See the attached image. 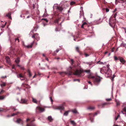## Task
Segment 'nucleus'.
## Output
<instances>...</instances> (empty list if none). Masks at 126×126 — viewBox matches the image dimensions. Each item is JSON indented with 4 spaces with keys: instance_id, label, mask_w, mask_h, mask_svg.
I'll use <instances>...</instances> for the list:
<instances>
[{
    "instance_id": "nucleus-52",
    "label": "nucleus",
    "mask_w": 126,
    "mask_h": 126,
    "mask_svg": "<svg viewBox=\"0 0 126 126\" xmlns=\"http://www.w3.org/2000/svg\"><path fill=\"white\" fill-rule=\"evenodd\" d=\"M85 57H86L89 56V55H88V54H87L86 53H85Z\"/></svg>"
},
{
    "instance_id": "nucleus-38",
    "label": "nucleus",
    "mask_w": 126,
    "mask_h": 126,
    "mask_svg": "<svg viewBox=\"0 0 126 126\" xmlns=\"http://www.w3.org/2000/svg\"><path fill=\"white\" fill-rule=\"evenodd\" d=\"M120 57H118L117 58L116 56H115L114 57V59L115 60H119V58H120Z\"/></svg>"
},
{
    "instance_id": "nucleus-53",
    "label": "nucleus",
    "mask_w": 126,
    "mask_h": 126,
    "mask_svg": "<svg viewBox=\"0 0 126 126\" xmlns=\"http://www.w3.org/2000/svg\"><path fill=\"white\" fill-rule=\"evenodd\" d=\"M122 28V29H124L125 33H126V28H124V27H123Z\"/></svg>"
},
{
    "instance_id": "nucleus-48",
    "label": "nucleus",
    "mask_w": 126,
    "mask_h": 126,
    "mask_svg": "<svg viewBox=\"0 0 126 126\" xmlns=\"http://www.w3.org/2000/svg\"><path fill=\"white\" fill-rule=\"evenodd\" d=\"M106 11V12H109V9L107 8H106L105 9Z\"/></svg>"
},
{
    "instance_id": "nucleus-14",
    "label": "nucleus",
    "mask_w": 126,
    "mask_h": 126,
    "mask_svg": "<svg viewBox=\"0 0 126 126\" xmlns=\"http://www.w3.org/2000/svg\"><path fill=\"white\" fill-rule=\"evenodd\" d=\"M62 19V18L61 17H59L58 18V19H56V20H54V22L55 23H58V22L60 21L61 20V19Z\"/></svg>"
},
{
    "instance_id": "nucleus-3",
    "label": "nucleus",
    "mask_w": 126,
    "mask_h": 126,
    "mask_svg": "<svg viewBox=\"0 0 126 126\" xmlns=\"http://www.w3.org/2000/svg\"><path fill=\"white\" fill-rule=\"evenodd\" d=\"M35 120L34 119L32 120L29 118L27 119L26 121L28 122L29 121H30V123L27 124L26 126H36V125L34 123H32Z\"/></svg>"
},
{
    "instance_id": "nucleus-56",
    "label": "nucleus",
    "mask_w": 126,
    "mask_h": 126,
    "mask_svg": "<svg viewBox=\"0 0 126 126\" xmlns=\"http://www.w3.org/2000/svg\"><path fill=\"white\" fill-rule=\"evenodd\" d=\"M109 66H110V65L109 64H108L107 65V68H108V69L110 68Z\"/></svg>"
},
{
    "instance_id": "nucleus-9",
    "label": "nucleus",
    "mask_w": 126,
    "mask_h": 126,
    "mask_svg": "<svg viewBox=\"0 0 126 126\" xmlns=\"http://www.w3.org/2000/svg\"><path fill=\"white\" fill-rule=\"evenodd\" d=\"M34 43V41H33V42L31 43V44L30 45H28V46H26L24 45L25 47L27 48H31L32 47V45H33Z\"/></svg>"
},
{
    "instance_id": "nucleus-62",
    "label": "nucleus",
    "mask_w": 126,
    "mask_h": 126,
    "mask_svg": "<svg viewBox=\"0 0 126 126\" xmlns=\"http://www.w3.org/2000/svg\"><path fill=\"white\" fill-rule=\"evenodd\" d=\"M59 51V50L58 49H57L56 51H55L56 52V53L58 52Z\"/></svg>"
},
{
    "instance_id": "nucleus-10",
    "label": "nucleus",
    "mask_w": 126,
    "mask_h": 126,
    "mask_svg": "<svg viewBox=\"0 0 126 126\" xmlns=\"http://www.w3.org/2000/svg\"><path fill=\"white\" fill-rule=\"evenodd\" d=\"M63 8L61 6H57V10L59 12H61L63 10Z\"/></svg>"
},
{
    "instance_id": "nucleus-16",
    "label": "nucleus",
    "mask_w": 126,
    "mask_h": 126,
    "mask_svg": "<svg viewBox=\"0 0 126 126\" xmlns=\"http://www.w3.org/2000/svg\"><path fill=\"white\" fill-rule=\"evenodd\" d=\"M22 86L26 88H28L29 87V85L28 84L24 83L22 84Z\"/></svg>"
},
{
    "instance_id": "nucleus-19",
    "label": "nucleus",
    "mask_w": 126,
    "mask_h": 126,
    "mask_svg": "<svg viewBox=\"0 0 126 126\" xmlns=\"http://www.w3.org/2000/svg\"><path fill=\"white\" fill-rule=\"evenodd\" d=\"M6 61L8 63H9L10 62V60L8 56H7L6 57Z\"/></svg>"
},
{
    "instance_id": "nucleus-2",
    "label": "nucleus",
    "mask_w": 126,
    "mask_h": 126,
    "mask_svg": "<svg viewBox=\"0 0 126 126\" xmlns=\"http://www.w3.org/2000/svg\"><path fill=\"white\" fill-rule=\"evenodd\" d=\"M116 19L113 18V17H111L110 19L109 23L110 25L112 27L114 26L115 24Z\"/></svg>"
},
{
    "instance_id": "nucleus-7",
    "label": "nucleus",
    "mask_w": 126,
    "mask_h": 126,
    "mask_svg": "<svg viewBox=\"0 0 126 126\" xmlns=\"http://www.w3.org/2000/svg\"><path fill=\"white\" fill-rule=\"evenodd\" d=\"M93 116L94 115L93 114L90 113L89 114V116L91 122H93Z\"/></svg>"
},
{
    "instance_id": "nucleus-8",
    "label": "nucleus",
    "mask_w": 126,
    "mask_h": 126,
    "mask_svg": "<svg viewBox=\"0 0 126 126\" xmlns=\"http://www.w3.org/2000/svg\"><path fill=\"white\" fill-rule=\"evenodd\" d=\"M76 50L80 55H82L83 54L80 51L78 47H76Z\"/></svg>"
},
{
    "instance_id": "nucleus-36",
    "label": "nucleus",
    "mask_w": 126,
    "mask_h": 126,
    "mask_svg": "<svg viewBox=\"0 0 126 126\" xmlns=\"http://www.w3.org/2000/svg\"><path fill=\"white\" fill-rule=\"evenodd\" d=\"M18 113V112H17L16 113H13L12 114L11 116H14L15 115H17Z\"/></svg>"
},
{
    "instance_id": "nucleus-37",
    "label": "nucleus",
    "mask_w": 126,
    "mask_h": 126,
    "mask_svg": "<svg viewBox=\"0 0 126 126\" xmlns=\"http://www.w3.org/2000/svg\"><path fill=\"white\" fill-rule=\"evenodd\" d=\"M117 13H115L114 15H113V17L115 19L116 17V16H117Z\"/></svg>"
},
{
    "instance_id": "nucleus-28",
    "label": "nucleus",
    "mask_w": 126,
    "mask_h": 126,
    "mask_svg": "<svg viewBox=\"0 0 126 126\" xmlns=\"http://www.w3.org/2000/svg\"><path fill=\"white\" fill-rule=\"evenodd\" d=\"M15 61L17 63H18L20 62V58H18L15 60Z\"/></svg>"
},
{
    "instance_id": "nucleus-61",
    "label": "nucleus",
    "mask_w": 126,
    "mask_h": 126,
    "mask_svg": "<svg viewBox=\"0 0 126 126\" xmlns=\"http://www.w3.org/2000/svg\"><path fill=\"white\" fill-rule=\"evenodd\" d=\"M97 112H95L94 114V116L95 115H96L97 114Z\"/></svg>"
},
{
    "instance_id": "nucleus-50",
    "label": "nucleus",
    "mask_w": 126,
    "mask_h": 126,
    "mask_svg": "<svg viewBox=\"0 0 126 126\" xmlns=\"http://www.w3.org/2000/svg\"><path fill=\"white\" fill-rule=\"evenodd\" d=\"M111 71L110 69V68L108 69L107 70V73L108 72H110V71Z\"/></svg>"
},
{
    "instance_id": "nucleus-40",
    "label": "nucleus",
    "mask_w": 126,
    "mask_h": 126,
    "mask_svg": "<svg viewBox=\"0 0 126 126\" xmlns=\"http://www.w3.org/2000/svg\"><path fill=\"white\" fill-rule=\"evenodd\" d=\"M90 70H86L84 71L87 73H89L90 72Z\"/></svg>"
},
{
    "instance_id": "nucleus-42",
    "label": "nucleus",
    "mask_w": 126,
    "mask_h": 126,
    "mask_svg": "<svg viewBox=\"0 0 126 126\" xmlns=\"http://www.w3.org/2000/svg\"><path fill=\"white\" fill-rule=\"evenodd\" d=\"M86 63L87 64H89V66L91 65L92 64V63L91 62L90 63Z\"/></svg>"
},
{
    "instance_id": "nucleus-44",
    "label": "nucleus",
    "mask_w": 126,
    "mask_h": 126,
    "mask_svg": "<svg viewBox=\"0 0 126 126\" xmlns=\"http://www.w3.org/2000/svg\"><path fill=\"white\" fill-rule=\"evenodd\" d=\"M62 76H63V74H64V73L63 72H59V73Z\"/></svg>"
},
{
    "instance_id": "nucleus-39",
    "label": "nucleus",
    "mask_w": 126,
    "mask_h": 126,
    "mask_svg": "<svg viewBox=\"0 0 126 126\" xmlns=\"http://www.w3.org/2000/svg\"><path fill=\"white\" fill-rule=\"evenodd\" d=\"M4 91L3 90H2L0 92V95H1L2 94V93L4 92Z\"/></svg>"
},
{
    "instance_id": "nucleus-31",
    "label": "nucleus",
    "mask_w": 126,
    "mask_h": 126,
    "mask_svg": "<svg viewBox=\"0 0 126 126\" xmlns=\"http://www.w3.org/2000/svg\"><path fill=\"white\" fill-rule=\"evenodd\" d=\"M32 101L34 103H37V101L36 100V99H35L34 98H32Z\"/></svg>"
},
{
    "instance_id": "nucleus-57",
    "label": "nucleus",
    "mask_w": 126,
    "mask_h": 126,
    "mask_svg": "<svg viewBox=\"0 0 126 126\" xmlns=\"http://www.w3.org/2000/svg\"><path fill=\"white\" fill-rule=\"evenodd\" d=\"M88 83L89 84H90L91 85H92V83H91V82L90 81H88Z\"/></svg>"
},
{
    "instance_id": "nucleus-21",
    "label": "nucleus",
    "mask_w": 126,
    "mask_h": 126,
    "mask_svg": "<svg viewBox=\"0 0 126 126\" xmlns=\"http://www.w3.org/2000/svg\"><path fill=\"white\" fill-rule=\"evenodd\" d=\"M17 77L18 78H23L24 77V76L23 75L22 73H20L17 75Z\"/></svg>"
},
{
    "instance_id": "nucleus-18",
    "label": "nucleus",
    "mask_w": 126,
    "mask_h": 126,
    "mask_svg": "<svg viewBox=\"0 0 126 126\" xmlns=\"http://www.w3.org/2000/svg\"><path fill=\"white\" fill-rule=\"evenodd\" d=\"M6 97V95H5L0 96V100H3Z\"/></svg>"
},
{
    "instance_id": "nucleus-6",
    "label": "nucleus",
    "mask_w": 126,
    "mask_h": 126,
    "mask_svg": "<svg viewBox=\"0 0 126 126\" xmlns=\"http://www.w3.org/2000/svg\"><path fill=\"white\" fill-rule=\"evenodd\" d=\"M101 80V79L100 77L97 76L95 77L94 79V82L95 83H99Z\"/></svg>"
},
{
    "instance_id": "nucleus-34",
    "label": "nucleus",
    "mask_w": 126,
    "mask_h": 126,
    "mask_svg": "<svg viewBox=\"0 0 126 126\" xmlns=\"http://www.w3.org/2000/svg\"><path fill=\"white\" fill-rule=\"evenodd\" d=\"M95 78V77L94 76H89L88 77V78L89 79H94V78Z\"/></svg>"
},
{
    "instance_id": "nucleus-12",
    "label": "nucleus",
    "mask_w": 126,
    "mask_h": 126,
    "mask_svg": "<svg viewBox=\"0 0 126 126\" xmlns=\"http://www.w3.org/2000/svg\"><path fill=\"white\" fill-rule=\"evenodd\" d=\"M119 60L120 61V62L122 64H124L125 62V61L124 60L123 58L120 57V58H119Z\"/></svg>"
},
{
    "instance_id": "nucleus-43",
    "label": "nucleus",
    "mask_w": 126,
    "mask_h": 126,
    "mask_svg": "<svg viewBox=\"0 0 126 126\" xmlns=\"http://www.w3.org/2000/svg\"><path fill=\"white\" fill-rule=\"evenodd\" d=\"M106 100L108 101H110L112 99L111 98H107L106 99Z\"/></svg>"
},
{
    "instance_id": "nucleus-22",
    "label": "nucleus",
    "mask_w": 126,
    "mask_h": 126,
    "mask_svg": "<svg viewBox=\"0 0 126 126\" xmlns=\"http://www.w3.org/2000/svg\"><path fill=\"white\" fill-rule=\"evenodd\" d=\"M35 39L37 41H38L39 40V37L37 34V35H35Z\"/></svg>"
},
{
    "instance_id": "nucleus-11",
    "label": "nucleus",
    "mask_w": 126,
    "mask_h": 126,
    "mask_svg": "<svg viewBox=\"0 0 126 126\" xmlns=\"http://www.w3.org/2000/svg\"><path fill=\"white\" fill-rule=\"evenodd\" d=\"M16 122L18 123L21 124L22 125L23 123V121L20 119L19 118L17 119L16 121Z\"/></svg>"
},
{
    "instance_id": "nucleus-13",
    "label": "nucleus",
    "mask_w": 126,
    "mask_h": 126,
    "mask_svg": "<svg viewBox=\"0 0 126 126\" xmlns=\"http://www.w3.org/2000/svg\"><path fill=\"white\" fill-rule=\"evenodd\" d=\"M27 100L24 99H22L21 100V103L23 104H27Z\"/></svg>"
},
{
    "instance_id": "nucleus-15",
    "label": "nucleus",
    "mask_w": 126,
    "mask_h": 126,
    "mask_svg": "<svg viewBox=\"0 0 126 126\" xmlns=\"http://www.w3.org/2000/svg\"><path fill=\"white\" fill-rule=\"evenodd\" d=\"M95 108L94 107L92 106H89L87 108V109L91 110H93L95 109Z\"/></svg>"
},
{
    "instance_id": "nucleus-46",
    "label": "nucleus",
    "mask_w": 126,
    "mask_h": 126,
    "mask_svg": "<svg viewBox=\"0 0 126 126\" xmlns=\"http://www.w3.org/2000/svg\"><path fill=\"white\" fill-rule=\"evenodd\" d=\"M75 3V2L74 1H72L70 2V4L71 5H72L74 4Z\"/></svg>"
},
{
    "instance_id": "nucleus-23",
    "label": "nucleus",
    "mask_w": 126,
    "mask_h": 126,
    "mask_svg": "<svg viewBox=\"0 0 126 126\" xmlns=\"http://www.w3.org/2000/svg\"><path fill=\"white\" fill-rule=\"evenodd\" d=\"M115 101L116 103L117 106H118L120 105V102L119 100L116 99Z\"/></svg>"
},
{
    "instance_id": "nucleus-32",
    "label": "nucleus",
    "mask_w": 126,
    "mask_h": 126,
    "mask_svg": "<svg viewBox=\"0 0 126 126\" xmlns=\"http://www.w3.org/2000/svg\"><path fill=\"white\" fill-rule=\"evenodd\" d=\"M48 120H49L50 121H51L52 120V117L51 116H48Z\"/></svg>"
},
{
    "instance_id": "nucleus-41",
    "label": "nucleus",
    "mask_w": 126,
    "mask_h": 126,
    "mask_svg": "<svg viewBox=\"0 0 126 126\" xmlns=\"http://www.w3.org/2000/svg\"><path fill=\"white\" fill-rule=\"evenodd\" d=\"M44 20L46 22H48V20L46 19L43 18L42 19V20Z\"/></svg>"
},
{
    "instance_id": "nucleus-59",
    "label": "nucleus",
    "mask_w": 126,
    "mask_h": 126,
    "mask_svg": "<svg viewBox=\"0 0 126 126\" xmlns=\"http://www.w3.org/2000/svg\"><path fill=\"white\" fill-rule=\"evenodd\" d=\"M82 16L83 17L84 16L83 14L82 13H81V15H80V17H81Z\"/></svg>"
},
{
    "instance_id": "nucleus-24",
    "label": "nucleus",
    "mask_w": 126,
    "mask_h": 126,
    "mask_svg": "<svg viewBox=\"0 0 126 126\" xmlns=\"http://www.w3.org/2000/svg\"><path fill=\"white\" fill-rule=\"evenodd\" d=\"M71 123L74 126H75L76 125V124L74 121L71 120L70 121Z\"/></svg>"
},
{
    "instance_id": "nucleus-55",
    "label": "nucleus",
    "mask_w": 126,
    "mask_h": 126,
    "mask_svg": "<svg viewBox=\"0 0 126 126\" xmlns=\"http://www.w3.org/2000/svg\"><path fill=\"white\" fill-rule=\"evenodd\" d=\"M35 5L34 4H33V6H32V8L33 9H34L35 8Z\"/></svg>"
},
{
    "instance_id": "nucleus-5",
    "label": "nucleus",
    "mask_w": 126,
    "mask_h": 126,
    "mask_svg": "<svg viewBox=\"0 0 126 126\" xmlns=\"http://www.w3.org/2000/svg\"><path fill=\"white\" fill-rule=\"evenodd\" d=\"M65 104V103H63L62 105L60 106H57L55 108V109L59 110H63L64 109V105Z\"/></svg>"
},
{
    "instance_id": "nucleus-51",
    "label": "nucleus",
    "mask_w": 126,
    "mask_h": 126,
    "mask_svg": "<svg viewBox=\"0 0 126 126\" xmlns=\"http://www.w3.org/2000/svg\"><path fill=\"white\" fill-rule=\"evenodd\" d=\"M7 77L6 76H2L1 77V78H2V79H4L5 78H6Z\"/></svg>"
},
{
    "instance_id": "nucleus-35",
    "label": "nucleus",
    "mask_w": 126,
    "mask_h": 126,
    "mask_svg": "<svg viewBox=\"0 0 126 126\" xmlns=\"http://www.w3.org/2000/svg\"><path fill=\"white\" fill-rule=\"evenodd\" d=\"M37 33H36L35 34H33L32 36V38H35V35H37Z\"/></svg>"
},
{
    "instance_id": "nucleus-20",
    "label": "nucleus",
    "mask_w": 126,
    "mask_h": 126,
    "mask_svg": "<svg viewBox=\"0 0 126 126\" xmlns=\"http://www.w3.org/2000/svg\"><path fill=\"white\" fill-rule=\"evenodd\" d=\"M121 113L123 114L125 113V112H126V107H125L123 109V110L121 111Z\"/></svg>"
},
{
    "instance_id": "nucleus-29",
    "label": "nucleus",
    "mask_w": 126,
    "mask_h": 126,
    "mask_svg": "<svg viewBox=\"0 0 126 126\" xmlns=\"http://www.w3.org/2000/svg\"><path fill=\"white\" fill-rule=\"evenodd\" d=\"M1 84H0V85L1 87H3L5 86L6 85V84L5 82H3Z\"/></svg>"
},
{
    "instance_id": "nucleus-30",
    "label": "nucleus",
    "mask_w": 126,
    "mask_h": 126,
    "mask_svg": "<svg viewBox=\"0 0 126 126\" xmlns=\"http://www.w3.org/2000/svg\"><path fill=\"white\" fill-rule=\"evenodd\" d=\"M109 104V103H105L102 104V107H103L104 106L108 105Z\"/></svg>"
},
{
    "instance_id": "nucleus-1",
    "label": "nucleus",
    "mask_w": 126,
    "mask_h": 126,
    "mask_svg": "<svg viewBox=\"0 0 126 126\" xmlns=\"http://www.w3.org/2000/svg\"><path fill=\"white\" fill-rule=\"evenodd\" d=\"M84 71L82 69L76 70L74 74L75 75H77L78 77H80L84 76L83 72Z\"/></svg>"
},
{
    "instance_id": "nucleus-54",
    "label": "nucleus",
    "mask_w": 126,
    "mask_h": 126,
    "mask_svg": "<svg viewBox=\"0 0 126 126\" xmlns=\"http://www.w3.org/2000/svg\"><path fill=\"white\" fill-rule=\"evenodd\" d=\"M50 101H51L52 102L53 101V100L52 99V97H50Z\"/></svg>"
},
{
    "instance_id": "nucleus-64",
    "label": "nucleus",
    "mask_w": 126,
    "mask_h": 126,
    "mask_svg": "<svg viewBox=\"0 0 126 126\" xmlns=\"http://www.w3.org/2000/svg\"><path fill=\"white\" fill-rule=\"evenodd\" d=\"M29 13V11H26V14H28Z\"/></svg>"
},
{
    "instance_id": "nucleus-63",
    "label": "nucleus",
    "mask_w": 126,
    "mask_h": 126,
    "mask_svg": "<svg viewBox=\"0 0 126 126\" xmlns=\"http://www.w3.org/2000/svg\"><path fill=\"white\" fill-rule=\"evenodd\" d=\"M46 66L47 67L48 69H49V66L47 64L46 65Z\"/></svg>"
},
{
    "instance_id": "nucleus-47",
    "label": "nucleus",
    "mask_w": 126,
    "mask_h": 126,
    "mask_svg": "<svg viewBox=\"0 0 126 126\" xmlns=\"http://www.w3.org/2000/svg\"><path fill=\"white\" fill-rule=\"evenodd\" d=\"M120 116V115L118 114V115H117V117H116L115 118V120H116L117 119H118V117Z\"/></svg>"
},
{
    "instance_id": "nucleus-17",
    "label": "nucleus",
    "mask_w": 126,
    "mask_h": 126,
    "mask_svg": "<svg viewBox=\"0 0 126 126\" xmlns=\"http://www.w3.org/2000/svg\"><path fill=\"white\" fill-rule=\"evenodd\" d=\"M87 24L86 22H84L81 26V28H83L84 27H85V26H86Z\"/></svg>"
},
{
    "instance_id": "nucleus-26",
    "label": "nucleus",
    "mask_w": 126,
    "mask_h": 126,
    "mask_svg": "<svg viewBox=\"0 0 126 126\" xmlns=\"http://www.w3.org/2000/svg\"><path fill=\"white\" fill-rule=\"evenodd\" d=\"M27 72H28V75H29V77H31L32 76V74L30 72L29 70H28L27 71Z\"/></svg>"
},
{
    "instance_id": "nucleus-4",
    "label": "nucleus",
    "mask_w": 126,
    "mask_h": 126,
    "mask_svg": "<svg viewBox=\"0 0 126 126\" xmlns=\"http://www.w3.org/2000/svg\"><path fill=\"white\" fill-rule=\"evenodd\" d=\"M45 109L40 107L38 106L37 107L36 109V112L37 113H38L44 111Z\"/></svg>"
},
{
    "instance_id": "nucleus-45",
    "label": "nucleus",
    "mask_w": 126,
    "mask_h": 126,
    "mask_svg": "<svg viewBox=\"0 0 126 126\" xmlns=\"http://www.w3.org/2000/svg\"><path fill=\"white\" fill-rule=\"evenodd\" d=\"M71 64H73L74 63V60H73V59H71Z\"/></svg>"
},
{
    "instance_id": "nucleus-33",
    "label": "nucleus",
    "mask_w": 126,
    "mask_h": 126,
    "mask_svg": "<svg viewBox=\"0 0 126 126\" xmlns=\"http://www.w3.org/2000/svg\"><path fill=\"white\" fill-rule=\"evenodd\" d=\"M72 111L74 113H76L77 112V111L76 109L72 110Z\"/></svg>"
},
{
    "instance_id": "nucleus-58",
    "label": "nucleus",
    "mask_w": 126,
    "mask_h": 126,
    "mask_svg": "<svg viewBox=\"0 0 126 126\" xmlns=\"http://www.w3.org/2000/svg\"><path fill=\"white\" fill-rule=\"evenodd\" d=\"M3 110L2 109L0 108V112L3 111Z\"/></svg>"
},
{
    "instance_id": "nucleus-49",
    "label": "nucleus",
    "mask_w": 126,
    "mask_h": 126,
    "mask_svg": "<svg viewBox=\"0 0 126 126\" xmlns=\"http://www.w3.org/2000/svg\"><path fill=\"white\" fill-rule=\"evenodd\" d=\"M15 40L16 41V40H17L18 42H19V39L18 38H15Z\"/></svg>"
},
{
    "instance_id": "nucleus-25",
    "label": "nucleus",
    "mask_w": 126,
    "mask_h": 126,
    "mask_svg": "<svg viewBox=\"0 0 126 126\" xmlns=\"http://www.w3.org/2000/svg\"><path fill=\"white\" fill-rule=\"evenodd\" d=\"M11 13H9L6 15V16L8 17L9 18H11Z\"/></svg>"
},
{
    "instance_id": "nucleus-27",
    "label": "nucleus",
    "mask_w": 126,
    "mask_h": 126,
    "mask_svg": "<svg viewBox=\"0 0 126 126\" xmlns=\"http://www.w3.org/2000/svg\"><path fill=\"white\" fill-rule=\"evenodd\" d=\"M69 112V111H65L63 114V115L65 116H67L68 114V113Z\"/></svg>"
},
{
    "instance_id": "nucleus-60",
    "label": "nucleus",
    "mask_w": 126,
    "mask_h": 126,
    "mask_svg": "<svg viewBox=\"0 0 126 126\" xmlns=\"http://www.w3.org/2000/svg\"><path fill=\"white\" fill-rule=\"evenodd\" d=\"M74 80V81H78L79 82V79H75V80Z\"/></svg>"
}]
</instances>
